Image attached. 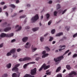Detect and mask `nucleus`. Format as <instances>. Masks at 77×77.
Segmentation results:
<instances>
[{"label":"nucleus","instance_id":"obj_2","mask_svg":"<svg viewBox=\"0 0 77 77\" xmlns=\"http://www.w3.org/2000/svg\"><path fill=\"white\" fill-rule=\"evenodd\" d=\"M39 19V16L38 14H36L34 17H33L31 19V21L32 23L35 22Z\"/></svg>","mask_w":77,"mask_h":77},{"label":"nucleus","instance_id":"obj_38","mask_svg":"<svg viewBox=\"0 0 77 77\" xmlns=\"http://www.w3.org/2000/svg\"><path fill=\"white\" fill-rule=\"evenodd\" d=\"M46 49L47 50V51H49L50 50V48H48V47H46Z\"/></svg>","mask_w":77,"mask_h":77},{"label":"nucleus","instance_id":"obj_21","mask_svg":"<svg viewBox=\"0 0 77 77\" xmlns=\"http://www.w3.org/2000/svg\"><path fill=\"white\" fill-rule=\"evenodd\" d=\"M60 69H61V67H59L56 70V72H59V71H60Z\"/></svg>","mask_w":77,"mask_h":77},{"label":"nucleus","instance_id":"obj_39","mask_svg":"<svg viewBox=\"0 0 77 77\" xmlns=\"http://www.w3.org/2000/svg\"><path fill=\"white\" fill-rule=\"evenodd\" d=\"M52 23V21L51 20H50L48 23V26H50L51 23Z\"/></svg>","mask_w":77,"mask_h":77},{"label":"nucleus","instance_id":"obj_52","mask_svg":"<svg viewBox=\"0 0 77 77\" xmlns=\"http://www.w3.org/2000/svg\"><path fill=\"white\" fill-rule=\"evenodd\" d=\"M7 8V6L6 5H5L3 9H6Z\"/></svg>","mask_w":77,"mask_h":77},{"label":"nucleus","instance_id":"obj_5","mask_svg":"<svg viewBox=\"0 0 77 77\" xmlns=\"http://www.w3.org/2000/svg\"><path fill=\"white\" fill-rule=\"evenodd\" d=\"M76 75H77V73L74 71H72L66 76V77H73Z\"/></svg>","mask_w":77,"mask_h":77},{"label":"nucleus","instance_id":"obj_42","mask_svg":"<svg viewBox=\"0 0 77 77\" xmlns=\"http://www.w3.org/2000/svg\"><path fill=\"white\" fill-rule=\"evenodd\" d=\"M67 31H68L69 30V28L68 26H66L65 27Z\"/></svg>","mask_w":77,"mask_h":77},{"label":"nucleus","instance_id":"obj_12","mask_svg":"<svg viewBox=\"0 0 77 77\" xmlns=\"http://www.w3.org/2000/svg\"><path fill=\"white\" fill-rule=\"evenodd\" d=\"M11 30V27H7L4 29V31L6 32H9V31Z\"/></svg>","mask_w":77,"mask_h":77},{"label":"nucleus","instance_id":"obj_55","mask_svg":"<svg viewBox=\"0 0 77 77\" xmlns=\"http://www.w3.org/2000/svg\"><path fill=\"white\" fill-rule=\"evenodd\" d=\"M5 14H6L7 17H8V12H6Z\"/></svg>","mask_w":77,"mask_h":77},{"label":"nucleus","instance_id":"obj_31","mask_svg":"<svg viewBox=\"0 0 77 77\" xmlns=\"http://www.w3.org/2000/svg\"><path fill=\"white\" fill-rule=\"evenodd\" d=\"M44 38L43 37H42L40 38V40L41 42H43L44 41Z\"/></svg>","mask_w":77,"mask_h":77},{"label":"nucleus","instance_id":"obj_7","mask_svg":"<svg viewBox=\"0 0 77 77\" xmlns=\"http://www.w3.org/2000/svg\"><path fill=\"white\" fill-rule=\"evenodd\" d=\"M15 29L16 30V32H18V31H20L21 30V26L18 25H17L15 26Z\"/></svg>","mask_w":77,"mask_h":77},{"label":"nucleus","instance_id":"obj_14","mask_svg":"<svg viewBox=\"0 0 77 77\" xmlns=\"http://www.w3.org/2000/svg\"><path fill=\"white\" fill-rule=\"evenodd\" d=\"M27 39H28V37H24L22 39V41L24 42H26L27 41Z\"/></svg>","mask_w":77,"mask_h":77},{"label":"nucleus","instance_id":"obj_26","mask_svg":"<svg viewBox=\"0 0 77 77\" xmlns=\"http://www.w3.org/2000/svg\"><path fill=\"white\" fill-rule=\"evenodd\" d=\"M12 77H17V74L16 73H13L12 75Z\"/></svg>","mask_w":77,"mask_h":77},{"label":"nucleus","instance_id":"obj_45","mask_svg":"<svg viewBox=\"0 0 77 77\" xmlns=\"http://www.w3.org/2000/svg\"><path fill=\"white\" fill-rule=\"evenodd\" d=\"M52 3H53V1L51 0H50L48 2V3H49V4H51Z\"/></svg>","mask_w":77,"mask_h":77},{"label":"nucleus","instance_id":"obj_20","mask_svg":"<svg viewBox=\"0 0 77 77\" xmlns=\"http://www.w3.org/2000/svg\"><path fill=\"white\" fill-rule=\"evenodd\" d=\"M62 35H63V32H60L57 34L56 35V36H60Z\"/></svg>","mask_w":77,"mask_h":77},{"label":"nucleus","instance_id":"obj_24","mask_svg":"<svg viewBox=\"0 0 77 77\" xmlns=\"http://www.w3.org/2000/svg\"><path fill=\"white\" fill-rule=\"evenodd\" d=\"M66 68L67 69H71V67H70V65H67L66 66Z\"/></svg>","mask_w":77,"mask_h":77},{"label":"nucleus","instance_id":"obj_59","mask_svg":"<svg viewBox=\"0 0 77 77\" xmlns=\"http://www.w3.org/2000/svg\"><path fill=\"white\" fill-rule=\"evenodd\" d=\"M71 54V52H69L68 54V56H69V55H70V54Z\"/></svg>","mask_w":77,"mask_h":77},{"label":"nucleus","instance_id":"obj_30","mask_svg":"<svg viewBox=\"0 0 77 77\" xmlns=\"http://www.w3.org/2000/svg\"><path fill=\"white\" fill-rule=\"evenodd\" d=\"M32 51L34 52V51H36V50H37V48H32Z\"/></svg>","mask_w":77,"mask_h":77},{"label":"nucleus","instance_id":"obj_19","mask_svg":"<svg viewBox=\"0 0 77 77\" xmlns=\"http://www.w3.org/2000/svg\"><path fill=\"white\" fill-rule=\"evenodd\" d=\"M34 76L28 74H26L23 77H34Z\"/></svg>","mask_w":77,"mask_h":77},{"label":"nucleus","instance_id":"obj_48","mask_svg":"<svg viewBox=\"0 0 77 77\" xmlns=\"http://www.w3.org/2000/svg\"><path fill=\"white\" fill-rule=\"evenodd\" d=\"M69 50H67V51H66V52L65 53H64V54H66V53H68V52H69Z\"/></svg>","mask_w":77,"mask_h":77},{"label":"nucleus","instance_id":"obj_58","mask_svg":"<svg viewBox=\"0 0 77 77\" xmlns=\"http://www.w3.org/2000/svg\"><path fill=\"white\" fill-rule=\"evenodd\" d=\"M27 20V18H26L25 19V20L24 21V22H25V23H26V22H27V20Z\"/></svg>","mask_w":77,"mask_h":77},{"label":"nucleus","instance_id":"obj_53","mask_svg":"<svg viewBox=\"0 0 77 77\" xmlns=\"http://www.w3.org/2000/svg\"><path fill=\"white\" fill-rule=\"evenodd\" d=\"M43 18H44V17H43V15H42L40 17L41 20H42V19H43Z\"/></svg>","mask_w":77,"mask_h":77},{"label":"nucleus","instance_id":"obj_54","mask_svg":"<svg viewBox=\"0 0 77 77\" xmlns=\"http://www.w3.org/2000/svg\"><path fill=\"white\" fill-rule=\"evenodd\" d=\"M73 11H75V9H76V8L75 7H74V8H73L72 9Z\"/></svg>","mask_w":77,"mask_h":77},{"label":"nucleus","instance_id":"obj_29","mask_svg":"<svg viewBox=\"0 0 77 77\" xmlns=\"http://www.w3.org/2000/svg\"><path fill=\"white\" fill-rule=\"evenodd\" d=\"M8 77V74L7 73H5L4 74L2 77Z\"/></svg>","mask_w":77,"mask_h":77},{"label":"nucleus","instance_id":"obj_40","mask_svg":"<svg viewBox=\"0 0 77 77\" xmlns=\"http://www.w3.org/2000/svg\"><path fill=\"white\" fill-rule=\"evenodd\" d=\"M76 36H77V33H76L73 35V38H75Z\"/></svg>","mask_w":77,"mask_h":77},{"label":"nucleus","instance_id":"obj_4","mask_svg":"<svg viewBox=\"0 0 77 77\" xmlns=\"http://www.w3.org/2000/svg\"><path fill=\"white\" fill-rule=\"evenodd\" d=\"M63 59V56H61L59 57H58L56 58H55L54 59V60L55 62H57V64H58L60 62V60H62Z\"/></svg>","mask_w":77,"mask_h":77},{"label":"nucleus","instance_id":"obj_43","mask_svg":"<svg viewBox=\"0 0 77 77\" xmlns=\"http://www.w3.org/2000/svg\"><path fill=\"white\" fill-rule=\"evenodd\" d=\"M51 72H50L48 73H46V74H47V75H51Z\"/></svg>","mask_w":77,"mask_h":77},{"label":"nucleus","instance_id":"obj_34","mask_svg":"<svg viewBox=\"0 0 77 77\" xmlns=\"http://www.w3.org/2000/svg\"><path fill=\"white\" fill-rule=\"evenodd\" d=\"M50 17V14L48 13L46 14V18L47 19H48Z\"/></svg>","mask_w":77,"mask_h":77},{"label":"nucleus","instance_id":"obj_33","mask_svg":"<svg viewBox=\"0 0 77 77\" xmlns=\"http://www.w3.org/2000/svg\"><path fill=\"white\" fill-rule=\"evenodd\" d=\"M26 15H24L20 16V18H26Z\"/></svg>","mask_w":77,"mask_h":77},{"label":"nucleus","instance_id":"obj_27","mask_svg":"<svg viewBox=\"0 0 77 77\" xmlns=\"http://www.w3.org/2000/svg\"><path fill=\"white\" fill-rule=\"evenodd\" d=\"M19 60L20 62H22L23 61H25V58H20Z\"/></svg>","mask_w":77,"mask_h":77},{"label":"nucleus","instance_id":"obj_51","mask_svg":"<svg viewBox=\"0 0 77 77\" xmlns=\"http://www.w3.org/2000/svg\"><path fill=\"white\" fill-rule=\"evenodd\" d=\"M30 27L29 26H26L25 27L26 29H29Z\"/></svg>","mask_w":77,"mask_h":77},{"label":"nucleus","instance_id":"obj_18","mask_svg":"<svg viewBox=\"0 0 77 77\" xmlns=\"http://www.w3.org/2000/svg\"><path fill=\"white\" fill-rule=\"evenodd\" d=\"M39 29V27L34 28L32 29V30L33 31V32H36V31L38 30Z\"/></svg>","mask_w":77,"mask_h":77},{"label":"nucleus","instance_id":"obj_17","mask_svg":"<svg viewBox=\"0 0 77 77\" xmlns=\"http://www.w3.org/2000/svg\"><path fill=\"white\" fill-rule=\"evenodd\" d=\"M14 36V33L7 34V37H12Z\"/></svg>","mask_w":77,"mask_h":77},{"label":"nucleus","instance_id":"obj_47","mask_svg":"<svg viewBox=\"0 0 77 77\" xmlns=\"http://www.w3.org/2000/svg\"><path fill=\"white\" fill-rule=\"evenodd\" d=\"M3 43H2L0 44V48H2V47H3Z\"/></svg>","mask_w":77,"mask_h":77},{"label":"nucleus","instance_id":"obj_25","mask_svg":"<svg viewBox=\"0 0 77 77\" xmlns=\"http://www.w3.org/2000/svg\"><path fill=\"white\" fill-rule=\"evenodd\" d=\"M60 5L58 4L57 5V10L59 9H60Z\"/></svg>","mask_w":77,"mask_h":77},{"label":"nucleus","instance_id":"obj_16","mask_svg":"<svg viewBox=\"0 0 77 77\" xmlns=\"http://www.w3.org/2000/svg\"><path fill=\"white\" fill-rule=\"evenodd\" d=\"M11 66H12V64L11 63H9L6 65V67L9 69V68H10L11 67Z\"/></svg>","mask_w":77,"mask_h":77},{"label":"nucleus","instance_id":"obj_22","mask_svg":"<svg viewBox=\"0 0 77 77\" xmlns=\"http://www.w3.org/2000/svg\"><path fill=\"white\" fill-rule=\"evenodd\" d=\"M31 60V58L30 57H25V60Z\"/></svg>","mask_w":77,"mask_h":77},{"label":"nucleus","instance_id":"obj_41","mask_svg":"<svg viewBox=\"0 0 77 77\" xmlns=\"http://www.w3.org/2000/svg\"><path fill=\"white\" fill-rule=\"evenodd\" d=\"M57 14V12L56 11H55L54 13V16H56Z\"/></svg>","mask_w":77,"mask_h":77},{"label":"nucleus","instance_id":"obj_9","mask_svg":"<svg viewBox=\"0 0 77 77\" xmlns=\"http://www.w3.org/2000/svg\"><path fill=\"white\" fill-rule=\"evenodd\" d=\"M36 73V68H35L31 71V75H35Z\"/></svg>","mask_w":77,"mask_h":77},{"label":"nucleus","instance_id":"obj_15","mask_svg":"<svg viewBox=\"0 0 77 77\" xmlns=\"http://www.w3.org/2000/svg\"><path fill=\"white\" fill-rule=\"evenodd\" d=\"M16 51V49L15 48H14L11 50L10 51L12 54H14L15 52Z\"/></svg>","mask_w":77,"mask_h":77},{"label":"nucleus","instance_id":"obj_3","mask_svg":"<svg viewBox=\"0 0 77 77\" xmlns=\"http://www.w3.org/2000/svg\"><path fill=\"white\" fill-rule=\"evenodd\" d=\"M50 66V65L46 66V64H45L44 63L43 65L41 66V67L40 68L39 70V71H41L43 68H44V69H48V68H49Z\"/></svg>","mask_w":77,"mask_h":77},{"label":"nucleus","instance_id":"obj_23","mask_svg":"<svg viewBox=\"0 0 77 77\" xmlns=\"http://www.w3.org/2000/svg\"><path fill=\"white\" fill-rule=\"evenodd\" d=\"M56 32V30H55V29H52L51 30V34H53L54 33H55V32Z\"/></svg>","mask_w":77,"mask_h":77},{"label":"nucleus","instance_id":"obj_49","mask_svg":"<svg viewBox=\"0 0 77 77\" xmlns=\"http://www.w3.org/2000/svg\"><path fill=\"white\" fill-rule=\"evenodd\" d=\"M5 3V2H1L0 4L1 5H4Z\"/></svg>","mask_w":77,"mask_h":77},{"label":"nucleus","instance_id":"obj_46","mask_svg":"<svg viewBox=\"0 0 77 77\" xmlns=\"http://www.w3.org/2000/svg\"><path fill=\"white\" fill-rule=\"evenodd\" d=\"M21 50V49L20 48H19L17 50V52H20V51Z\"/></svg>","mask_w":77,"mask_h":77},{"label":"nucleus","instance_id":"obj_64","mask_svg":"<svg viewBox=\"0 0 77 77\" xmlns=\"http://www.w3.org/2000/svg\"><path fill=\"white\" fill-rule=\"evenodd\" d=\"M55 43H56V41H53L52 42L53 44H54Z\"/></svg>","mask_w":77,"mask_h":77},{"label":"nucleus","instance_id":"obj_56","mask_svg":"<svg viewBox=\"0 0 77 77\" xmlns=\"http://www.w3.org/2000/svg\"><path fill=\"white\" fill-rule=\"evenodd\" d=\"M48 33H46L45 34V35H44V36H47V35H48Z\"/></svg>","mask_w":77,"mask_h":77},{"label":"nucleus","instance_id":"obj_50","mask_svg":"<svg viewBox=\"0 0 77 77\" xmlns=\"http://www.w3.org/2000/svg\"><path fill=\"white\" fill-rule=\"evenodd\" d=\"M39 57H37L35 58V60L37 61H38V60H39Z\"/></svg>","mask_w":77,"mask_h":77},{"label":"nucleus","instance_id":"obj_11","mask_svg":"<svg viewBox=\"0 0 77 77\" xmlns=\"http://www.w3.org/2000/svg\"><path fill=\"white\" fill-rule=\"evenodd\" d=\"M60 48H61V49H59V51H62L63 50H64V49H65V45H60Z\"/></svg>","mask_w":77,"mask_h":77},{"label":"nucleus","instance_id":"obj_35","mask_svg":"<svg viewBox=\"0 0 77 77\" xmlns=\"http://www.w3.org/2000/svg\"><path fill=\"white\" fill-rule=\"evenodd\" d=\"M50 38L49 40V41H51L53 40V37H50Z\"/></svg>","mask_w":77,"mask_h":77},{"label":"nucleus","instance_id":"obj_6","mask_svg":"<svg viewBox=\"0 0 77 77\" xmlns=\"http://www.w3.org/2000/svg\"><path fill=\"white\" fill-rule=\"evenodd\" d=\"M42 54H43L42 56V59L45 58V57H47V56H48L49 55L48 54H46V51H43L42 52Z\"/></svg>","mask_w":77,"mask_h":77},{"label":"nucleus","instance_id":"obj_36","mask_svg":"<svg viewBox=\"0 0 77 77\" xmlns=\"http://www.w3.org/2000/svg\"><path fill=\"white\" fill-rule=\"evenodd\" d=\"M77 56V54H74L72 57L73 58H75V57H76Z\"/></svg>","mask_w":77,"mask_h":77},{"label":"nucleus","instance_id":"obj_37","mask_svg":"<svg viewBox=\"0 0 77 77\" xmlns=\"http://www.w3.org/2000/svg\"><path fill=\"white\" fill-rule=\"evenodd\" d=\"M67 11V9L64 10L62 13V15H63V14H64L65 13V12H66Z\"/></svg>","mask_w":77,"mask_h":77},{"label":"nucleus","instance_id":"obj_57","mask_svg":"<svg viewBox=\"0 0 77 77\" xmlns=\"http://www.w3.org/2000/svg\"><path fill=\"white\" fill-rule=\"evenodd\" d=\"M27 7H30V4H28L27 5Z\"/></svg>","mask_w":77,"mask_h":77},{"label":"nucleus","instance_id":"obj_32","mask_svg":"<svg viewBox=\"0 0 77 77\" xmlns=\"http://www.w3.org/2000/svg\"><path fill=\"white\" fill-rule=\"evenodd\" d=\"M10 7H11V8H15V6L14 4H11L10 5Z\"/></svg>","mask_w":77,"mask_h":77},{"label":"nucleus","instance_id":"obj_28","mask_svg":"<svg viewBox=\"0 0 77 77\" xmlns=\"http://www.w3.org/2000/svg\"><path fill=\"white\" fill-rule=\"evenodd\" d=\"M11 54H12V53H11V52L10 51V52H8L7 53V56H11Z\"/></svg>","mask_w":77,"mask_h":77},{"label":"nucleus","instance_id":"obj_62","mask_svg":"<svg viewBox=\"0 0 77 77\" xmlns=\"http://www.w3.org/2000/svg\"><path fill=\"white\" fill-rule=\"evenodd\" d=\"M23 12V10H20L19 11V13H21V12Z\"/></svg>","mask_w":77,"mask_h":77},{"label":"nucleus","instance_id":"obj_8","mask_svg":"<svg viewBox=\"0 0 77 77\" xmlns=\"http://www.w3.org/2000/svg\"><path fill=\"white\" fill-rule=\"evenodd\" d=\"M35 63V62H32L26 64L23 66V68H24V69H26V68H27V66H28L29 64H34Z\"/></svg>","mask_w":77,"mask_h":77},{"label":"nucleus","instance_id":"obj_63","mask_svg":"<svg viewBox=\"0 0 77 77\" xmlns=\"http://www.w3.org/2000/svg\"><path fill=\"white\" fill-rule=\"evenodd\" d=\"M2 11V8H0V12H1Z\"/></svg>","mask_w":77,"mask_h":77},{"label":"nucleus","instance_id":"obj_61","mask_svg":"<svg viewBox=\"0 0 77 77\" xmlns=\"http://www.w3.org/2000/svg\"><path fill=\"white\" fill-rule=\"evenodd\" d=\"M20 1L19 0H17L16 1V3H19Z\"/></svg>","mask_w":77,"mask_h":77},{"label":"nucleus","instance_id":"obj_44","mask_svg":"<svg viewBox=\"0 0 77 77\" xmlns=\"http://www.w3.org/2000/svg\"><path fill=\"white\" fill-rule=\"evenodd\" d=\"M15 41H16V40H15V39H13L11 40V42L12 43L14 42H15Z\"/></svg>","mask_w":77,"mask_h":77},{"label":"nucleus","instance_id":"obj_13","mask_svg":"<svg viewBox=\"0 0 77 77\" xmlns=\"http://www.w3.org/2000/svg\"><path fill=\"white\" fill-rule=\"evenodd\" d=\"M1 37L2 38H4V37H7V34H5V33H2L1 35Z\"/></svg>","mask_w":77,"mask_h":77},{"label":"nucleus","instance_id":"obj_1","mask_svg":"<svg viewBox=\"0 0 77 77\" xmlns=\"http://www.w3.org/2000/svg\"><path fill=\"white\" fill-rule=\"evenodd\" d=\"M20 65V64H18L16 65L14 67H13L12 69V71H15V72H17V77H20V74H21V72H19L18 71V68H17V67H18Z\"/></svg>","mask_w":77,"mask_h":77},{"label":"nucleus","instance_id":"obj_60","mask_svg":"<svg viewBox=\"0 0 77 77\" xmlns=\"http://www.w3.org/2000/svg\"><path fill=\"white\" fill-rule=\"evenodd\" d=\"M38 55H39V54H35L33 56H38Z\"/></svg>","mask_w":77,"mask_h":77},{"label":"nucleus","instance_id":"obj_10","mask_svg":"<svg viewBox=\"0 0 77 77\" xmlns=\"http://www.w3.org/2000/svg\"><path fill=\"white\" fill-rule=\"evenodd\" d=\"M24 47L26 48H30V43L29 42H27L25 45Z\"/></svg>","mask_w":77,"mask_h":77}]
</instances>
